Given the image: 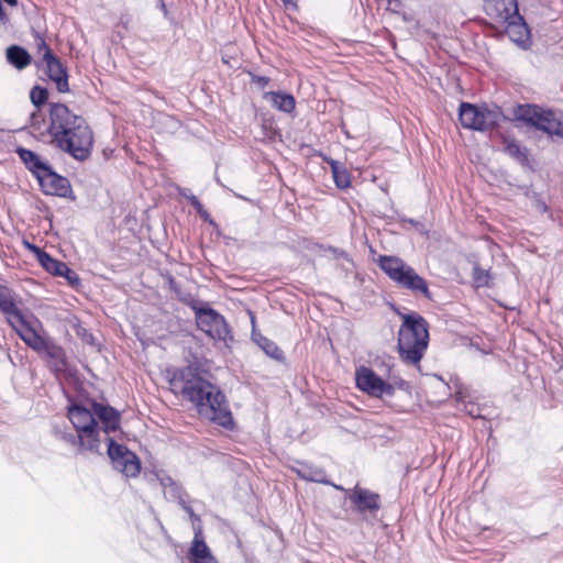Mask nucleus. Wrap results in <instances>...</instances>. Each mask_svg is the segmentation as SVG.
Wrapping results in <instances>:
<instances>
[{
	"label": "nucleus",
	"instance_id": "28",
	"mask_svg": "<svg viewBox=\"0 0 563 563\" xmlns=\"http://www.w3.org/2000/svg\"><path fill=\"white\" fill-rule=\"evenodd\" d=\"M30 98L34 106L40 107L45 103L47 99V90L45 88L35 86L30 92Z\"/></svg>",
	"mask_w": 563,
	"mask_h": 563
},
{
	"label": "nucleus",
	"instance_id": "21",
	"mask_svg": "<svg viewBox=\"0 0 563 563\" xmlns=\"http://www.w3.org/2000/svg\"><path fill=\"white\" fill-rule=\"evenodd\" d=\"M331 167L333 180L338 188L346 189L351 185L350 173L344 166L335 159H327Z\"/></svg>",
	"mask_w": 563,
	"mask_h": 563
},
{
	"label": "nucleus",
	"instance_id": "4",
	"mask_svg": "<svg viewBox=\"0 0 563 563\" xmlns=\"http://www.w3.org/2000/svg\"><path fill=\"white\" fill-rule=\"evenodd\" d=\"M401 318L402 324L398 331L399 354L406 363L417 365L428 347V323L418 313L402 314Z\"/></svg>",
	"mask_w": 563,
	"mask_h": 563
},
{
	"label": "nucleus",
	"instance_id": "10",
	"mask_svg": "<svg viewBox=\"0 0 563 563\" xmlns=\"http://www.w3.org/2000/svg\"><path fill=\"white\" fill-rule=\"evenodd\" d=\"M108 443V455L113 467L126 477H136L141 472V463L135 453L128 450L124 445L118 444L112 438L104 437Z\"/></svg>",
	"mask_w": 563,
	"mask_h": 563
},
{
	"label": "nucleus",
	"instance_id": "6",
	"mask_svg": "<svg viewBox=\"0 0 563 563\" xmlns=\"http://www.w3.org/2000/svg\"><path fill=\"white\" fill-rule=\"evenodd\" d=\"M518 118L551 136L563 137V114L538 106L526 104L518 109Z\"/></svg>",
	"mask_w": 563,
	"mask_h": 563
},
{
	"label": "nucleus",
	"instance_id": "1",
	"mask_svg": "<svg viewBox=\"0 0 563 563\" xmlns=\"http://www.w3.org/2000/svg\"><path fill=\"white\" fill-rule=\"evenodd\" d=\"M170 386L174 393L181 394L192 402L200 416L224 428L233 426L232 413L224 394L191 367L176 372L170 379Z\"/></svg>",
	"mask_w": 563,
	"mask_h": 563
},
{
	"label": "nucleus",
	"instance_id": "37",
	"mask_svg": "<svg viewBox=\"0 0 563 563\" xmlns=\"http://www.w3.org/2000/svg\"><path fill=\"white\" fill-rule=\"evenodd\" d=\"M162 485L164 486L165 490L169 487L170 490L176 489V486L170 477L162 478Z\"/></svg>",
	"mask_w": 563,
	"mask_h": 563
},
{
	"label": "nucleus",
	"instance_id": "22",
	"mask_svg": "<svg viewBox=\"0 0 563 563\" xmlns=\"http://www.w3.org/2000/svg\"><path fill=\"white\" fill-rule=\"evenodd\" d=\"M296 472L298 476L305 481L328 484V481L325 479L327 475L322 468L301 464Z\"/></svg>",
	"mask_w": 563,
	"mask_h": 563
},
{
	"label": "nucleus",
	"instance_id": "13",
	"mask_svg": "<svg viewBox=\"0 0 563 563\" xmlns=\"http://www.w3.org/2000/svg\"><path fill=\"white\" fill-rule=\"evenodd\" d=\"M345 492L352 505H354L360 512H375L380 508L379 495L372 490L356 485L354 488Z\"/></svg>",
	"mask_w": 563,
	"mask_h": 563
},
{
	"label": "nucleus",
	"instance_id": "14",
	"mask_svg": "<svg viewBox=\"0 0 563 563\" xmlns=\"http://www.w3.org/2000/svg\"><path fill=\"white\" fill-rule=\"evenodd\" d=\"M486 13L500 25L505 24L512 19L517 13L518 3L517 0H486L485 2Z\"/></svg>",
	"mask_w": 563,
	"mask_h": 563
},
{
	"label": "nucleus",
	"instance_id": "38",
	"mask_svg": "<svg viewBox=\"0 0 563 563\" xmlns=\"http://www.w3.org/2000/svg\"><path fill=\"white\" fill-rule=\"evenodd\" d=\"M181 506L190 515L191 518L196 517L192 509L189 506H187L184 501H181Z\"/></svg>",
	"mask_w": 563,
	"mask_h": 563
},
{
	"label": "nucleus",
	"instance_id": "32",
	"mask_svg": "<svg viewBox=\"0 0 563 563\" xmlns=\"http://www.w3.org/2000/svg\"><path fill=\"white\" fill-rule=\"evenodd\" d=\"M188 200L190 201L191 206L196 209V211L199 213V216L202 219L208 220L209 213L205 210L203 206L198 200V198L196 196H190L188 197Z\"/></svg>",
	"mask_w": 563,
	"mask_h": 563
},
{
	"label": "nucleus",
	"instance_id": "26",
	"mask_svg": "<svg viewBox=\"0 0 563 563\" xmlns=\"http://www.w3.org/2000/svg\"><path fill=\"white\" fill-rule=\"evenodd\" d=\"M504 151L520 163L527 161L526 148L521 147L516 140L506 139L504 141Z\"/></svg>",
	"mask_w": 563,
	"mask_h": 563
},
{
	"label": "nucleus",
	"instance_id": "8",
	"mask_svg": "<svg viewBox=\"0 0 563 563\" xmlns=\"http://www.w3.org/2000/svg\"><path fill=\"white\" fill-rule=\"evenodd\" d=\"M195 319L199 330L205 332L214 341H221L228 344L232 340L230 329L223 316L210 307H192Z\"/></svg>",
	"mask_w": 563,
	"mask_h": 563
},
{
	"label": "nucleus",
	"instance_id": "16",
	"mask_svg": "<svg viewBox=\"0 0 563 563\" xmlns=\"http://www.w3.org/2000/svg\"><path fill=\"white\" fill-rule=\"evenodd\" d=\"M510 41L527 48L530 44V31L523 18L517 13L511 20L501 25Z\"/></svg>",
	"mask_w": 563,
	"mask_h": 563
},
{
	"label": "nucleus",
	"instance_id": "5",
	"mask_svg": "<svg viewBox=\"0 0 563 563\" xmlns=\"http://www.w3.org/2000/svg\"><path fill=\"white\" fill-rule=\"evenodd\" d=\"M378 265L400 288L431 298L427 280L400 257L380 255Z\"/></svg>",
	"mask_w": 563,
	"mask_h": 563
},
{
	"label": "nucleus",
	"instance_id": "34",
	"mask_svg": "<svg viewBox=\"0 0 563 563\" xmlns=\"http://www.w3.org/2000/svg\"><path fill=\"white\" fill-rule=\"evenodd\" d=\"M24 246L30 250L37 258V261L40 262L41 260V254H45L46 252H44L43 250H41L38 246L27 242V241H24L23 242Z\"/></svg>",
	"mask_w": 563,
	"mask_h": 563
},
{
	"label": "nucleus",
	"instance_id": "20",
	"mask_svg": "<svg viewBox=\"0 0 563 563\" xmlns=\"http://www.w3.org/2000/svg\"><path fill=\"white\" fill-rule=\"evenodd\" d=\"M7 59L18 69H23L31 63L30 54L18 45H12L7 49Z\"/></svg>",
	"mask_w": 563,
	"mask_h": 563
},
{
	"label": "nucleus",
	"instance_id": "3",
	"mask_svg": "<svg viewBox=\"0 0 563 563\" xmlns=\"http://www.w3.org/2000/svg\"><path fill=\"white\" fill-rule=\"evenodd\" d=\"M49 133L63 151L77 159L88 157L92 147V132L84 118L76 115L62 103L51 107Z\"/></svg>",
	"mask_w": 563,
	"mask_h": 563
},
{
	"label": "nucleus",
	"instance_id": "29",
	"mask_svg": "<svg viewBox=\"0 0 563 563\" xmlns=\"http://www.w3.org/2000/svg\"><path fill=\"white\" fill-rule=\"evenodd\" d=\"M473 278L477 287L487 286L489 282L488 273L479 267H474Z\"/></svg>",
	"mask_w": 563,
	"mask_h": 563
},
{
	"label": "nucleus",
	"instance_id": "31",
	"mask_svg": "<svg viewBox=\"0 0 563 563\" xmlns=\"http://www.w3.org/2000/svg\"><path fill=\"white\" fill-rule=\"evenodd\" d=\"M60 439L64 440L66 443L70 444L71 446L82 451L80 449L79 433H76L75 435L70 432H60Z\"/></svg>",
	"mask_w": 563,
	"mask_h": 563
},
{
	"label": "nucleus",
	"instance_id": "19",
	"mask_svg": "<svg viewBox=\"0 0 563 563\" xmlns=\"http://www.w3.org/2000/svg\"><path fill=\"white\" fill-rule=\"evenodd\" d=\"M16 153L21 161L27 166V168L36 176V178L42 174V168H47L48 165L41 161V158L34 152L20 147L16 150Z\"/></svg>",
	"mask_w": 563,
	"mask_h": 563
},
{
	"label": "nucleus",
	"instance_id": "12",
	"mask_svg": "<svg viewBox=\"0 0 563 563\" xmlns=\"http://www.w3.org/2000/svg\"><path fill=\"white\" fill-rule=\"evenodd\" d=\"M37 180L46 195L67 197L71 187L69 180L54 173L51 167L42 168Z\"/></svg>",
	"mask_w": 563,
	"mask_h": 563
},
{
	"label": "nucleus",
	"instance_id": "11",
	"mask_svg": "<svg viewBox=\"0 0 563 563\" xmlns=\"http://www.w3.org/2000/svg\"><path fill=\"white\" fill-rule=\"evenodd\" d=\"M356 387L374 398L391 397L395 388L391 384L379 377L371 367L360 366L355 371Z\"/></svg>",
	"mask_w": 563,
	"mask_h": 563
},
{
	"label": "nucleus",
	"instance_id": "25",
	"mask_svg": "<svg viewBox=\"0 0 563 563\" xmlns=\"http://www.w3.org/2000/svg\"><path fill=\"white\" fill-rule=\"evenodd\" d=\"M38 263L45 271L56 276H59L63 272H67V264L53 258L48 253L41 254Z\"/></svg>",
	"mask_w": 563,
	"mask_h": 563
},
{
	"label": "nucleus",
	"instance_id": "36",
	"mask_svg": "<svg viewBox=\"0 0 563 563\" xmlns=\"http://www.w3.org/2000/svg\"><path fill=\"white\" fill-rule=\"evenodd\" d=\"M252 81L258 87L264 88L268 85L269 78L265 76H253Z\"/></svg>",
	"mask_w": 563,
	"mask_h": 563
},
{
	"label": "nucleus",
	"instance_id": "9",
	"mask_svg": "<svg viewBox=\"0 0 563 563\" xmlns=\"http://www.w3.org/2000/svg\"><path fill=\"white\" fill-rule=\"evenodd\" d=\"M501 113L498 109L477 107L467 102L460 106L459 118L461 124L471 130L486 131L497 125Z\"/></svg>",
	"mask_w": 563,
	"mask_h": 563
},
{
	"label": "nucleus",
	"instance_id": "24",
	"mask_svg": "<svg viewBox=\"0 0 563 563\" xmlns=\"http://www.w3.org/2000/svg\"><path fill=\"white\" fill-rule=\"evenodd\" d=\"M41 353L45 354L48 358H51L53 361L55 371H62L63 367L65 366L64 352H63L62 347H59L55 344L48 343L46 341L45 347L42 350Z\"/></svg>",
	"mask_w": 563,
	"mask_h": 563
},
{
	"label": "nucleus",
	"instance_id": "7",
	"mask_svg": "<svg viewBox=\"0 0 563 563\" xmlns=\"http://www.w3.org/2000/svg\"><path fill=\"white\" fill-rule=\"evenodd\" d=\"M18 303L12 311H10L5 319L21 340L31 349L36 352H42L45 347L46 340L40 335L36 325L38 321L29 318L19 307Z\"/></svg>",
	"mask_w": 563,
	"mask_h": 563
},
{
	"label": "nucleus",
	"instance_id": "2",
	"mask_svg": "<svg viewBox=\"0 0 563 563\" xmlns=\"http://www.w3.org/2000/svg\"><path fill=\"white\" fill-rule=\"evenodd\" d=\"M68 419L79 433L80 449L91 453H99L104 437L120 427V413L98 402L73 404L68 407Z\"/></svg>",
	"mask_w": 563,
	"mask_h": 563
},
{
	"label": "nucleus",
	"instance_id": "30",
	"mask_svg": "<svg viewBox=\"0 0 563 563\" xmlns=\"http://www.w3.org/2000/svg\"><path fill=\"white\" fill-rule=\"evenodd\" d=\"M3 3L9 7H16L18 0H0V25H5L9 22V16L3 8Z\"/></svg>",
	"mask_w": 563,
	"mask_h": 563
},
{
	"label": "nucleus",
	"instance_id": "39",
	"mask_svg": "<svg viewBox=\"0 0 563 563\" xmlns=\"http://www.w3.org/2000/svg\"><path fill=\"white\" fill-rule=\"evenodd\" d=\"M537 208L541 211V212H545L547 211V206L544 202H541V201H538L537 203Z\"/></svg>",
	"mask_w": 563,
	"mask_h": 563
},
{
	"label": "nucleus",
	"instance_id": "33",
	"mask_svg": "<svg viewBox=\"0 0 563 563\" xmlns=\"http://www.w3.org/2000/svg\"><path fill=\"white\" fill-rule=\"evenodd\" d=\"M59 276L66 278L71 286H77L80 284L79 276L68 266L67 272H63V274H60Z\"/></svg>",
	"mask_w": 563,
	"mask_h": 563
},
{
	"label": "nucleus",
	"instance_id": "35",
	"mask_svg": "<svg viewBox=\"0 0 563 563\" xmlns=\"http://www.w3.org/2000/svg\"><path fill=\"white\" fill-rule=\"evenodd\" d=\"M36 46H37L38 54L42 53V57L44 56V54H46V51H51V48L45 43L44 38H42L40 36H37V38H36Z\"/></svg>",
	"mask_w": 563,
	"mask_h": 563
},
{
	"label": "nucleus",
	"instance_id": "41",
	"mask_svg": "<svg viewBox=\"0 0 563 563\" xmlns=\"http://www.w3.org/2000/svg\"><path fill=\"white\" fill-rule=\"evenodd\" d=\"M336 489H341L343 490V488L341 486H338V485H333Z\"/></svg>",
	"mask_w": 563,
	"mask_h": 563
},
{
	"label": "nucleus",
	"instance_id": "40",
	"mask_svg": "<svg viewBox=\"0 0 563 563\" xmlns=\"http://www.w3.org/2000/svg\"><path fill=\"white\" fill-rule=\"evenodd\" d=\"M286 4H291L294 3V0H283Z\"/></svg>",
	"mask_w": 563,
	"mask_h": 563
},
{
	"label": "nucleus",
	"instance_id": "23",
	"mask_svg": "<svg viewBox=\"0 0 563 563\" xmlns=\"http://www.w3.org/2000/svg\"><path fill=\"white\" fill-rule=\"evenodd\" d=\"M20 302L19 296L12 289L0 285V311L4 316L12 311Z\"/></svg>",
	"mask_w": 563,
	"mask_h": 563
},
{
	"label": "nucleus",
	"instance_id": "27",
	"mask_svg": "<svg viewBox=\"0 0 563 563\" xmlns=\"http://www.w3.org/2000/svg\"><path fill=\"white\" fill-rule=\"evenodd\" d=\"M257 343L267 355H269L274 358H277V360L282 357L283 352L273 341H271L264 336H261L257 340Z\"/></svg>",
	"mask_w": 563,
	"mask_h": 563
},
{
	"label": "nucleus",
	"instance_id": "18",
	"mask_svg": "<svg viewBox=\"0 0 563 563\" xmlns=\"http://www.w3.org/2000/svg\"><path fill=\"white\" fill-rule=\"evenodd\" d=\"M264 99L268 100L274 108L286 113H290L296 107L295 98L289 93L280 91L265 92Z\"/></svg>",
	"mask_w": 563,
	"mask_h": 563
},
{
	"label": "nucleus",
	"instance_id": "15",
	"mask_svg": "<svg viewBox=\"0 0 563 563\" xmlns=\"http://www.w3.org/2000/svg\"><path fill=\"white\" fill-rule=\"evenodd\" d=\"M43 63L46 66L48 78L55 84L57 90L59 92H67L69 90L68 75L60 60L52 51H46V54L43 56Z\"/></svg>",
	"mask_w": 563,
	"mask_h": 563
},
{
	"label": "nucleus",
	"instance_id": "17",
	"mask_svg": "<svg viewBox=\"0 0 563 563\" xmlns=\"http://www.w3.org/2000/svg\"><path fill=\"white\" fill-rule=\"evenodd\" d=\"M188 560L190 563H217L209 547L203 541L201 532H196L191 542Z\"/></svg>",
	"mask_w": 563,
	"mask_h": 563
}]
</instances>
